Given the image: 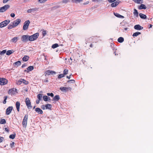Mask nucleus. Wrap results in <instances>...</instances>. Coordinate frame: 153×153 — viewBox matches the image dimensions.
Listing matches in <instances>:
<instances>
[{
  "label": "nucleus",
  "mask_w": 153,
  "mask_h": 153,
  "mask_svg": "<svg viewBox=\"0 0 153 153\" xmlns=\"http://www.w3.org/2000/svg\"><path fill=\"white\" fill-rule=\"evenodd\" d=\"M39 36V33H36L31 36H29V41H32L36 40L38 37Z\"/></svg>",
  "instance_id": "1"
},
{
  "label": "nucleus",
  "mask_w": 153,
  "mask_h": 153,
  "mask_svg": "<svg viewBox=\"0 0 153 153\" xmlns=\"http://www.w3.org/2000/svg\"><path fill=\"white\" fill-rule=\"evenodd\" d=\"M25 102L26 105L28 109H30L32 108V106L29 99L28 97L26 98Z\"/></svg>",
  "instance_id": "2"
},
{
  "label": "nucleus",
  "mask_w": 153,
  "mask_h": 153,
  "mask_svg": "<svg viewBox=\"0 0 153 153\" xmlns=\"http://www.w3.org/2000/svg\"><path fill=\"white\" fill-rule=\"evenodd\" d=\"M28 117V115L27 114L25 115L22 121V125L23 127H26L27 125V121Z\"/></svg>",
  "instance_id": "3"
},
{
  "label": "nucleus",
  "mask_w": 153,
  "mask_h": 153,
  "mask_svg": "<svg viewBox=\"0 0 153 153\" xmlns=\"http://www.w3.org/2000/svg\"><path fill=\"white\" fill-rule=\"evenodd\" d=\"M10 22L9 20H5L0 23V27L2 28L7 25Z\"/></svg>",
  "instance_id": "4"
},
{
  "label": "nucleus",
  "mask_w": 153,
  "mask_h": 153,
  "mask_svg": "<svg viewBox=\"0 0 153 153\" xmlns=\"http://www.w3.org/2000/svg\"><path fill=\"white\" fill-rule=\"evenodd\" d=\"M30 23V22L29 20L26 21L24 23V25L23 26V29L24 30H26L28 28L29 25Z\"/></svg>",
  "instance_id": "5"
},
{
  "label": "nucleus",
  "mask_w": 153,
  "mask_h": 153,
  "mask_svg": "<svg viewBox=\"0 0 153 153\" xmlns=\"http://www.w3.org/2000/svg\"><path fill=\"white\" fill-rule=\"evenodd\" d=\"M10 7V6L9 5L6 4L4 6L0 8V12H3L5 11Z\"/></svg>",
  "instance_id": "6"
},
{
  "label": "nucleus",
  "mask_w": 153,
  "mask_h": 153,
  "mask_svg": "<svg viewBox=\"0 0 153 153\" xmlns=\"http://www.w3.org/2000/svg\"><path fill=\"white\" fill-rule=\"evenodd\" d=\"M7 82L8 81L5 78H0V85H6L7 83Z\"/></svg>",
  "instance_id": "7"
},
{
  "label": "nucleus",
  "mask_w": 153,
  "mask_h": 153,
  "mask_svg": "<svg viewBox=\"0 0 153 153\" xmlns=\"http://www.w3.org/2000/svg\"><path fill=\"white\" fill-rule=\"evenodd\" d=\"M21 39L22 42H26L29 41V36L27 35H23L21 37Z\"/></svg>",
  "instance_id": "8"
},
{
  "label": "nucleus",
  "mask_w": 153,
  "mask_h": 153,
  "mask_svg": "<svg viewBox=\"0 0 153 153\" xmlns=\"http://www.w3.org/2000/svg\"><path fill=\"white\" fill-rule=\"evenodd\" d=\"M59 89L63 92H66L68 91H71V88L70 87H62L59 88Z\"/></svg>",
  "instance_id": "9"
},
{
  "label": "nucleus",
  "mask_w": 153,
  "mask_h": 153,
  "mask_svg": "<svg viewBox=\"0 0 153 153\" xmlns=\"http://www.w3.org/2000/svg\"><path fill=\"white\" fill-rule=\"evenodd\" d=\"M13 109V106H11L8 107L6 109V114L7 115H9L11 113Z\"/></svg>",
  "instance_id": "10"
},
{
  "label": "nucleus",
  "mask_w": 153,
  "mask_h": 153,
  "mask_svg": "<svg viewBox=\"0 0 153 153\" xmlns=\"http://www.w3.org/2000/svg\"><path fill=\"white\" fill-rule=\"evenodd\" d=\"M21 20L19 19H17L16 20L13 21L12 23L14 25L15 27L17 26L21 22Z\"/></svg>",
  "instance_id": "11"
},
{
  "label": "nucleus",
  "mask_w": 153,
  "mask_h": 153,
  "mask_svg": "<svg viewBox=\"0 0 153 153\" xmlns=\"http://www.w3.org/2000/svg\"><path fill=\"white\" fill-rule=\"evenodd\" d=\"M135 29L137 30H140L143 29V27L140 26L139 25H135L134 27Z\"/></svg>",
  "instance_id": "12"
},
{
  "label": "nucleus",
  "mask_w": 153,
  "mask_h": 153,
  "mask_svg": "<svg viewBox=\"0 0 153 153\" xmlns=\"http://www.w3.org/2000/svg\"><path fill=\"white\" fill-rule=\"evenodd\" d=\"M45 74L47 75H49L51 74H55L56 72L48 70L46 71Z\"/></svg>",
  "instance_id": "13"
},
{
  "label": "nucleus",
  "mask_w": 153,
  "mask_h": 153,
  "mask_svg": "<svg viewBox=\"0 0 153 153\" xmlns=\"http://www.w3.org/2000/svg\"><path fill=\"white\" fill-rule=\"evenodd\" d=\"M16 90V89L14 88L10 89L8 91V94L12 95H13L15 94V91Z\"/></svg>",
  "instance_id": "14"
},
{
  "label": "nucleus",
  "mask_w": 153,
  "mask_h": 153,
  "mask_svg": "<svg viewBox=\"0 0 153 153\" xmlns=\"http://www.w3.org/2000/svg\"><path fill=\"white\" fill-rule=\"evenodd\" d=\"M16 105L17 111L19 112L20 110V102L18 101L16 102Z\"/></svg>",
  "instance_id": "15"
},
{
  "label": "nucleus",
  "mask_w": 153,
  "mask_h": 153,
  "mask_svg": "<svg viewBox=\"0 0 153 153\" xmlns=\"http://www.w3.org/2000/svg\"><path fill=\"white\" fill-rule=\"evenodd\" d=\"M138 8L140 10L146 9V7L144 4H141L140 6L138 7Z\"/></svg>",
  "instance_id": "16"
},
{
  "label": "nucleus",
  "mask_w": 153,
  "mask_h": 153,
  "mask_svg": "<svg viewBox=\"0 0 153 153\" xmlns=\"http://www.w3.org/2000/svg\"><path fill=\"white\" fill-rule=\"evenodd\" d=\"M18 39L19 38L18 37H15L12 39L10 41L11 42L15 43L17 41Z\"/></svg>",
  "instance_id": "17"
},
{
  "label": "nucleus",
  "mask_w": 153,
  "mask_h": 153,
  "mask_svg": "<svg viewBox=\"0 0 153 153\" xmlns=\"http://www.w3.org/2000/svg\"><path fill=\"white\" fill-rule=\"evenodd\" d=\"M35 111L39 114H42L43 113L42 111L39 108H37L35 109Z\"/></svg>",
  "instance_id": "18"
},
{
  "label": "nucleus",
  "mask_w": 153,
  "mask_h": 153,
  "mask_svg": "<svg viewBox=\"0 0 153 153\" xmlns=\"http://www.w3.org/2000/svg\"><path fill=\"white\" fill-rule=\"evenodd\" d=\"M119 4V2L118 1H115L114 2L112 3L111 4V6L112 7H115L117 6Z\"/></svg>",
  "instance_id": "19"
},
{
  "label": "nucleus",
  "mask_w": 153,
  "mask_h": 153,
  "mask_svg": "<svg viewBox=\"0 0 153 153\" xmlns=\"http://www.w3.org/2000/svg\"><path fill=\"white\" fill-rule=\"evenodd\" d=\"M114 14L116 16L119 18L123 19L124 18V17L123 16L120 15L117 13H114Z\"/></svg>",
  "instance_id": "20"
},
{
  "label": "nucleus",
  "mask_w": 153,
  "mask_h": 153,
  "mask_svg": "<svg viewBox=\"0 0 153 153\" xmlns=\"http://www.w3.org/2000/svg\"><path fill=\"white\" fill-rule=\"evenodd\" d=\"M60 99L59 95H56L54 96L53 99V100L57 101Z\"/></svg>",
  "instance_id": "21"
},
{
  "label": "nucleus",
  "mask_w": 153,
  "mask_h": 153,
  "mask_svg": "<svg viewBox=\"0 0 153 153\" xmlns=\"http://www.w3.org/2000/svg\"><path fill=\"white\" fill-rule=\"evenodd\" d=\"M45 105V109H48L50 110L51 109L52 105L51 104H46Z\"/></svg>",
  "instance_id": "22"
},
{
  "label": "nucleus",
  "mask_w": 153,
  "mask_h": 153,
  "mask_svg": "<svg viewBox=\"0 0 153 153\" xmlns=\"http://www.w3.org/2000/svg\"><path fill=\"white\" fill-rule=\"evenodd\" d=\"M14 52V51L13 50H8L7 51H6V55H10L11 54H12Z\"/></svg>",
  "instance_id": "23"
},
{
  "label": "nucleus",
  "mask_w": 153,
  "mask_h": 153,
  "mask_svg": "<svg viewBox=\"0 0 153 153\" xmlns=\"http://www.w3.org/2000/svg\"><path fill=\"white\" fill-rule=\"evenodd\" d=\"M29 56L26 55L25 56L22 58V60L23 61L25 62L27 61V60H28L29 59Z\"/></svg>",
  "instance_id": "24"
},
{
  "label": "nucleus",
  "mask_w": 153,
  "mask_h": 153,
  "mask_svg": "<svg viewBox=\"0 0 153 153\" xmlns=\"http://www.w3.org/2000/svg\"><path fill=\"white\" fill-rule=\"evenodd\" d=\"M139 16L141 19H146V15L141 13L139 14Z\"/></svg>",
  "instance_id": "25"
},
{
  "label": "nucleus",
  "mask_w": 153,
  "mask_h": 153,
  "mask_svg": "<svg viewBox=\"0 0 153 153\" xmlns=\"http://www.w3.org/2000/svg\"><path fill=\"white\" fill-rule=\"evenodd\" d=\"M43 98L44 100L45 101H47L48 100H50V98L49 97H48L47 96H43Z\"/></svg>",
  "instance_id": "26"
},
{
  "label": "nucleus",
  "mask_w": 153,
  "mask_h": 153,
  "mask_svg": "<svg viewBox=\"0 0 153 153\" xmlns=\"http://www.w3.org/2000/svg\"><path fill=\"white\" fill-rule=\"evenodd\" d=\"M118 41L120 43H122L124 41V39L123 37H120L117 39Z\"/></svg>",
  "instance_id": "27"
},
{
  "label": "nucleus",
  "mask_w": 153,
  "mask_h": 153,
  "mask_svg": "<svg viewBox=\"0 0 153 153\" xmlns=\"http://www.w3.org/2000/svg\"><path fill=\"white\" fill-rule=\"evenodd\" d=\"M6 121L4 119H1L0 120V124H4L6 123Z\"/></svg>",
  "instance_id": "28"
},
{
  "label": "nucleus",
  "mask_w": 153,
  "mask_h": 153,
  "mask_svg": "<svg viewBox=\"0 0 153 153\" xmlns=\"http://www.w3.org/2000/svg\"><path fill=\"white\" fill-rule=\"evenodd\" d=\"M36 10V8H33L32 9H29L27 10V12L28 13H31L32 11H35Z\"/></svg>",
  "instance_id": "29"
},
{
  "label": "nucleus",
  "mask_w": 153,
  "mask_h": 153,
  "mask_svg": "<svg viewBox=\"0 0 153 153\" xmlns=\"http://www.w3.org/2000/svg\"><path fill=\"white\" fill-rule=\"evenodd\" d=\"M34 69V67L33 66H29L27 68V70L28 71H31L33 70Z\"/></svg>",
  "instance_id": "30"
},
{
  "label": "nucleus",
  "mask_w": 153,
  "mask_h": 153,
  "mask_svg": "<svg viewBox=\"0 0 153 153\" xmlns=\"http://www.w3.org/2000/svg\"><path fill=\"white\" fill-rule=\"evenodd\" d=\"M21 81L25 85H27L28 84V82L24 79H21Z\"/></svg>",
  "instance_id": "31"
},
{
  "label": "nucleus",
  "mask_w": 153,
  "mask_h": 153,
  "mask_svg": "<svg viewBox=\"0 0 153 153\" xmlns=\"http://www.w3.org/2000/svg\"><path fill=\"white\" fill-rule=\"evenodd\" d=\"M140 34H141V33L139 32H137L134 33L133 34L132 36L133 37L137 36L138 35H139Z\"/></svg>",
  "instance_id": "32"
},
{
  "label": "nucleus",
  "mask_w": 153,
  "mask_h": 153,
  "mask_svg": "<svg viewBox=\"0 0 153 153\" xmlns=\"http://www.w3.org/2000/svg\"><path fill=\"white\" fill-rule=\"evenodd\" d=\"M16 135V134L15 133L14 134H11L9 136V138H10L13 139L15 137Z\"/></svg>",
  "instance_id": "33"
},
{
  "label": "nucleus",
  "mask_w": 153,
  "mask_h": 153,
  "mask_svg": "<svg viewBox=\"0 0 153 153\" xmlns=\"http://www.w3.org/2000/svg\"><path fill=\"white\" fill-rule=\"evenodd\" d=\"M83 0H72V1L73 2L76 3H80V2L82 1Z\"/></svg>",
  "instance_id": "34"
},
{
  "label": "nucleus",
  "mask_w": 153,
  "mask_h": 153,
  "mask_svg": "<svg viewBox=\"0 0 153 153\" xmlns=\"http://www.w3.org/2000/svg\"><path fill=\"white\" fill-rule=\"evenodd\" d=\"M138 12L137 10L135 9H134V16L137 17L138 16Z\"/></svg>",
  "instance_id": "35"
},
{
  "label": "nucleus",
  "mask_w": 153,
  "mask_h": 153,
  "mask_svg": "<svg viewBox=\"0 0 153 153\" xmlns=\"http://www.w3.org/2000/svg\"><path fill=\"white\" fill-rule=\"evenodd\" d=\"M15 27L14 26V25L12 24V25H11V24H9L8 26V29H12Z\"/></svg>",
  "instance_id": "36"
},
{
  "label": "nucleus",
  "mask_w": 153,
  "mask_h": 153,
  "mask_svg": "<svg viewBox=\"0 0 153 153\" xmlns=\"http://www.w3.org/2000/svg\"><path fill=\"white\" fill-rule=\"evenodd\" d=\"M21 62L20 61H17L14 63V64L17 66L20 65Z\"/></svg>",
  "instance_id": "37"
},
{
  "label": "nucleus",
  "mask_w": 153,
  "mask_h": 153,
  "mask_svg": "<svg viewBox=\"0 0 153 153\" xmlns=\"http://www.w3.org/2000/svg\"><path fill=\"white\" fill-rule=\"evenodd\" d=\"M68 70L67 69H65L63 72V74L65 76V75L67 74L68 73Z\"/></svg>",
  "instance_id": "38"
},
{
  "label": "nucleus",
  "mask_w": 153,
  "mask_h": 153,
  "mask_svg": "<svg viewBox=\"0 0 153 153\" xmlns=\"http://www.w3.org/2000/svg\"><path fill=\"white\" fill-rule=\"evenodd\" d=\"M58 46L59 45L58 44L56 43L52 45V48H57Z\"/></svg>",
  "instance_id": "39"
},
{
  "label": "nucleus",
  "mask_w": 153,
  "mask_h": 153,
  "mask_svg": "<svg viewBox=\"0 0 153 153\" xmlns=\"http://www.w3.org/2000/svg\"><path fill=\"white\" fill-rule=\"evenodd\" d=\"M71 0H63L62 2L63 3L67 4Z\"/></svg>",
  "instance_id": "40"
},
{
  "label": "nucleus",
  "mask_w": 153,
  "mask_h": 153,
  "mask_svg": "<svg viewBox=\"0 0 153 153\" xmlns=\"http://www.w3.org/2000/svg\"><path fill=\"white\" fill-rule=\"evenodd\" d=\"M42 97V95L41 94H39L37 95V98L38 99L41 100V98Z\"/></svg>",
  "instance_id": "41"
},
{
  "label": "nucleus",
  "mask_w": 153,
  "mask_h": 153,
  "mask_svg": "<svg viewBox=\"0 0 153 153\" xmlns=\"http://www.w3.org/2000/svg\"><path fill=\"white\" fill-rule=\"evenodd\" d=\"M135 3L137 4H140L141 3L140 2L142 1V0H132Z\"/></svg>",
  "instance_id": "42"
},
{
  "label": "nucleus",
  "mask_w": 153,
  "mask_h": 153,
  "mask_svg": "<svg viewBox=\"0 0 153 153\" xmlns=\"http://www.w3.org/2000/svg\"><path fill=\"white\" fill-rule=\"evenodd\" d=\"M111 48L113 50H115V51L117 50V49L116 48H115L114 47V45L113 44H112L111 45Z\"/></svg>",
  "instance_id": "43"
},
{
  "label": "nucleus",
  "mask_w": 153,
  "mask_h": 153,
  "mask_svg": "<svg viewBox=\"0 0 153 153\" xmlns=\"http://www.w3.org/2000/svg\"><path fill=\"white\" fill-rule=\"evenodd\" d=\"M6 52V50H4L0 52V55H2L3 54L5 53Z\"/></svg>",
  "instance_id": "44"
},
{
  "label": "nucleus",
  "mask_w": 153,
  "mask_h": 153,
  "mask_svg": "<svg viewBox=\"0 0 153 153\" xmlns=\"http://www.w3.org/2000/svg\"><path fill=\"white\" fill-rule=\"evenodd\" d=\"M65 76L63 74H60L58 76V78L59 79H61L62 78L64 77Z\"/></svg>",
  "instance_id": "45"
},
{
  "label": "nucleus",
  "mask_w": 153,
  "mask_h": 153,
  "mask_svg": "<svg viewBox=\"0 0 153 153\" xmlns=\"http://www.w3.org/2000/svg\"><path fill=\"white\" fill-rule=\"evenodd\" d=\"M47 95L48 96H51V97H53L54 96V95L53 93H47Z\"/></svg>",
  "instance_id": "46"
},
{
  "label": "nucleus",
  "mask_w": 153,
  "mask_h": 153,
  "mask_svg": "<svg viewBox=\"0 0 153 153\" xmlns=\"http://www.w3.org/2000/svg\"><path fill=\"white\" fill-rule=\"evenodd\" d=\"M7 96H5V97H4V100L3 101V103L4 104H5L6 103V100H7Z\"/></svg>",
  "instance_id": "47"
},
{
  "label": "nucleus",
  "mask_w": 153,
  "mask_h": 153,
  "mask_svg": "<svg viewBox=\"0 0 153 153\" xmlns=\"http://www.w3.org/2000/svg\"><path fill=\"white\" fill-rule=\"evenodd\" d=\"M21 79H20L17 82V84L18 85H20L22 83Z\"/></svg>",
  "instance_id": "48"
},
{
  "label": "nucleus",
  "mask_w": 153,
  "mask_h": 153,
  "mask_svg": "<svg viewBox=\"0 0 153 153\" xmlns=\"http://www.w3.org/2000/svg\"><path fill=\"white\" fill-rule=\"evenodd\" d=\"M46 34V30H44L42 32V35L43 36H45Z\"/></svg>",
  "instance_id": "49"
},
{
  "label": "nucleus",
  "mask_w": 153,
  "mask_h": 153,
  "mask_svg": "<svg viewBox=\"0 0 153 153\" xmlns=\"http://www.w3.org/2000/svg\"><path fill=\"white\" fill-rule=\"evenodd\" d=\"M47 0H38L39 2L41 3H43L45 2Z\"/></svg>",
  "instance_id": "50"
},
{
  "label": "nucleus",
  "mask_w": 153,
  "mask_h": 153,
  "mask_svg": "<svg viewBox=\"0 0 153 153\" xmlns=\"http://www.w3.org/2000/svg\"><path fill=\"white\" fill-rule=\"evenodd\" d=\"M70 82H71L72 83H74L75 82V80L73 79H71L68 81V83H69Z\"/></svg>",
  "instance_id": "51"
},
{
  "label": "nucleus",
  "mask_w": 153,
  "mask_h": 153,
  "mask_svg": "<svg viewBox=\"0 0 153 153\" xmlns=\"http://www.w3.org/2000/svg\"><path fill=\"white\" fill-rule=\"evenodd\" d=\"M41 108L43 110H45V105H42L41 106Z\"/></svg>",
  "instance_id": "52"
},
{
  "label": "nucleus",
  "mask_w": 153,
  "mask_h": 153,
  "mask_svg": "<svg viewBox=\"0 0 153 153\" xmlns=\"http://www.w3.org/2000/svg\"><path fill=\"white\" fill-rule=\"evenodd\" d=\"M93 2H98L100 1H102L103 0H91Z\"/></svg>",
  "instance_id": "53"
},
{
  "label": "nucleus",
  "mask_w": 153,
  "mask_h": 153,
  "mask_svg": "<svg viewBox=\"0 0 153 153\" xmlns=\"http://www.w3.org/2000/svg\"><path fill=\"white\" fill-rule=\"evenodd\" d=\"M10 16L12 17H14L15 16V14L13 13H11L10 14Z\"/></svg>",
  "instance_id": "54"
},
{
  "label": "nucleus",
  "mask_w": 153,
  "mask_h": 153,
  "mask_svg": "<svg viewBox=\"0 0 153 153\" xmlns=\"http://www.w3.org/2000/svg\"><path fill=\"white\" fill-rule=\"evenodd\" d=\"M3 140V137H0V143L2 142Z\"/></svg>",
  "instance_id": "55"
},
{
  "label": "nucleus",
  "mask_w": 153,
  "mask_h": 153,
  "mask_svg": "<svg viewBox=\"0 0 153 153\" xmlns=\"http://www.w3.org/2000/svg\"><path fill=\"white\" fill-rule=\"evenodd\" d=\"M14 142H13L11 143H10V145L11 147H13L14 146Z\"/></svg>",
  "instance_id": "56"
},
{
  "label": "nucleus",
  "mask_w": 153,
  "mask_h": 153,
  "mask_svg": "<svg viewBox=\"0 0 153 153\" xmlns=\"http://www.w3.org/2000/svg\"><path fill=\"white\" fill-rule=\"evenodd\" d=\"M116 0H108V1L110 3H112L115 1Z\"/></svg>",
  "instance_id": "57"
},
{
  "label": "nucleus",
  "mask_w": 153,
  "mask_h": 153,
  "mask_svg": "<svg viewBox=\"0 0 153 153\" xmlns=\"http://www.w3.org/2000/svg\"><path fill=\"white\" fill-rule=\"evenodd\" d=\"M40 100H39V99H38L37 100H36V103L37 104H38L39 103V102H40Z\"/></svg>",
  "instance_id": "58"
},
{
  "label": "nucleus",
  "mask_w": 153,
  "mask_h": 153,
  "mask_svg": "<svg viewBox=\"0 0 153 153\" xmlns=\"http://www.w3.org/2000/svg\"><path fill=\"white\" fill-rule=\"evenodd\" d=\"M71 74L69 76H67V78H68V79H70L71 77Z\"/></svg>",
  "instance_id": "59"
},
{
  "label": "nucleus",
  "mask_w": 153,
  "mask_h": 153,
  "mask_svg": "<svg viewBox=\"0 0 153 153\" xmlns=\"http://www.w3.org/2000/svg\"><path fill=\"white\" fill-rule=\"evenodd\" d=\"M5 131L7 132H9V130L8 129V128H5Z\"/></svg>",
  "instance_id": "60"
},
{
  "label": "nucleus",
  "mask_w": 153,
  "mask_h": 153,
  "mask_svg": "<svg viewBox=\"0 0 153 153\" xmlns=\"http://www.w3.org/2000/svg\"><path fill=\"white\" fill-rule=\"evenodd\" d=\"M44 81L45 82H48V81L47 79H46L44 80Z\"/></svg>",
  "instance_id": "61"
},
{
  "label": "nucleus",
  "mask_w": 153,
  "mask_h": 153,
  "mask_svg": "<svg viewBox=\"0 0 153 153\" xmlns=\"http://www.w3.org/2000/svg\"><path fill=\"white\" fill-rule=\"evenodd\" d=\"M114 53L115 55H118V54L117 53H116V51H114Z\"/></svg>",
  "instance_id": "62"
},
{
  "label": "nucleus",
  "mask_w": 153,
  "mask_h": 153,
  "mask_svg": "<svg viewBox=\"0 0 153 153\" xmlns=\"http://www.w3.org/2000/svg\"><path fill=\"white\" fill-rule=\"evenodd\" d=\"M93 44H91L90 45V47H91V48H92L93 47Z\"/></svg>",
  "instance_id": "63"
},
{
  "label": "nucleus",
  "mask_w": 153,
  "mask_h": 153,
  "mask_svg": "<svg viewBox=\"0 0 153 153\" xmlns=\"http://www.w3.org/2000/svg\"><path fill=\"white\" fill-rule=\"evenodd\" d=\"M93 39V38H90L88 39L89 41H92V39Z\"/></svg>",
  "instance_id": "64"
}]
</instances>
